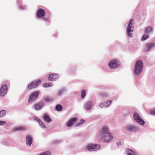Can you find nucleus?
Here are the masks:
<instances>
[{
    "label": "nucleus",
    "mask_w": 155,
    "mask_h": 155,
    "mask_svg": "<svg viewBox=\"0 0 155 155\" xmlns=\"http://www.w3.org/2000/svg\"><path fill=\"white\" fill-rule=\"evenodd\" d=\"M97 136L100 139L106 138L108 137V140L105 139L104 140L103 142L104 143L108 142L113 138V136L111 135V134L109 132L107 127H102L97 133Z\"/></svg>",
    "instance_id": "f257e3e1"
},
{
    "label": "nucleus",
    "mask_w": 155,
    "mask_h": 155,
    "mask_svg": "<svg viewBox=\"0 0 155 155\" xmlns=\"http://www.w3.org/2000/svg\"><path fill=\"white\" fill-rule=\"evenodd\" d=\"M143 68V62L140 60L137 61L136 63L135 72L138 74L142 71Z\"/></svg>",
    "instance_id": "f03ea898"
},
{
    "label": "nucleus",
    "mask_w": 155,
    "mask_h": 155,
    "mask_svg": "<svg viewBox=\"0 0 155 155\" xmlns=\"http://www.w3.org/2000/svg\"><path fill=\"white\" fill-rule=\"evenodd\" d=\"M134 21L133 19L131 20L127 29L128 36L129 37H131L132 36V33L133 31L134 26Z\"/></svg>",
    "instance_id": "7ed1b4c3"
},
{
    "label": "nucleus",
    "mask_w": 155,
    "mask_h": 155,
    "mask_svg": "<svg viewBox=\"0 0 155 155\" xmlns=\"http://www.w3.org/2000/svg\"><path fill=\"white\" fill-rule=\"evenodd\" d=\"M119 65V63L118 61L115 59L111 60L108 64V65L110 68H117Z\"/></svg>",
    "instance_id": "20e7f679"
},
{
    "label": "nucleus",
    "mask_w": 155,
    "mask_h": 155,
    "mask_svg": "<svg viewBox=\"0 0 155 155\" xmlns=\"http://www.w3.org/2000/svg\"><path fill=\"white\" fill-rule=\"evenodd\" d=\"M39 93V91H36L31 94L29 97L28 103H31L35 101L37 98Z\"/></svg>",
    "instance_id": "39448f33"
},
{
    "label": "nucleus",
    "mask_w": 155,
    "mask_h": 155,
    "mask_svg": "<svg viewBox=\"0 0 155 155\" xmlns=\"http://www.w3.org/2000/svg\"><path fill=\"white\" fill-rule=\"evenodd\" d=\"M41 83L40 80L35 81L31 83L28 86V89H31L32 88H35L38 86Z\"/></svg>",
    "instance_id": "423d86ee"
},
{
    "label": "nucleus",
    "mask_w": 155,
    "mask_h": 155,
    "mask_svg": "<svg viewBox=\"0 0 155 155\" xmlns=\"http://www.w3.org/2000/svg\"><path fill=\"white\" fill-rule=\"evenodd\" d=\"M134 118L135 121L141 125H143L145 124L144 121L141 119L139 116V115L136 113H134Z\"/></svg>",
    "instance_id": "0eeeda50"
},
{
    "label": "nucleus",
    "mask_w": 155,
    "mask_h": 155,
    "mask_svg": "<svg viewBox=\"0 0 155 155\" xmlns=\"http://www.w3.org/2000/svg\"><path fill=\"white\" fill-rule=\"evenodd\" d=\"M45 14V11L42 9L40 8L37 12V16L38 18H40L44 17Z\"/></svg>",
    "instance_id": "6e6552de"
},
{
    "label": "nucleus",
    "mask_w": 155,
    "mask_h": 155,
    "mask_svg": "<svg viewBox=\"0 0 155 155\" xmlns=\"http://www.w3.org/2000/svg\"><path fill=\"white\" fill-rule=\"evenodd\" d=\"M7 90V86L6 85H2L0 89V96H4L6 93Z\"/></svg>",
    "instance_id": "1a4fd4ad"
},
{
    "label": "nucleus",
    "mask_w": 155,
    "mask_h": 155,
    "mask_svg": "<svg viewBox=\"0 0 155 155\" xmlns=\"http://www.w3.org/2000/svg\"><path fill=\"white\" fill-rule=\"evenodd\" d=\"M33 142V138L30 135H28L26 138V143L28 146H30Z\"/></svg>",
    "instance_id": "9d476101"
},
{
    "label": "nucleus",
    "mask_w": 155,
    "mask_h": 155,
    "mask_svg": "<svg viewBox=\"0 0 155 155\" xmlns=\"http://www.w3.org/2000/svg\"><path fill=\"white\" fill-rule=\"evenodd\" d=\"M127 130L131 132L138 131L139 130V127H126Z\"/></svg>",
    "instance_id": "9b49d317"
},
{
    "label": "nucleus",
    "mask_w": 155,
    "mask_h": 155,
    "mask_svg": "<svg viewBox=\"0 0 155 155\" xmlns=\"http://www.w3.org/2000/svg\"><path fill=\"white\" fill-rule=\"evenodd\" d=\"M25 127H16L12 129V131L13 132L16 131H21L25 130H27Z\"/></svg>",
    "instance_id": "f8f14e48"
},
{
    "label": "nucleus",
    "mask_w": 155,
    "mask_h": 155,
    "mask_svg": "<svg viewBox=\"0 0 155 155\" xmlns=\"http://www.w3.org/2000/svg\"><path fill=\"white\" fill-rule=\"evenodd\" d=\"M155 46V44L153 43H148L146 45L144 48V50L145 51H149L151 48Z\"/></svg>",
    "instance_id": "ddd939ff"
},
{
    "label": "nucleus",
    "mask_w": 155,
    "mask_h": 155,
    "mask_svg": "<svg viewBox=\"0 0 155 155\" xmlns=\"http://www.w3.org/2000/svg\"><path fill=\"white\" fill-rule=\"evenodd\" d=\"M58 77L59 76L58 74H52L49 76L48 79L50 81H53L58 78Z\"/></svg>",
    "instance_id": "4468645a"
},
{
    "label": "nucleus",
    "mask_w": 155,
    "mask_h": 155,
    "mask_svg": "<svg viewBox=\"0 0 155 155\" xmlns=\"http://www.w3.org/2000/svg\"><path fill=\"white\" fill-rule=\"evenodd\" d=\"M78 119L76 117L72 118L70 119L67 122V126H71L73 125L77 120Z\"/></svg>",
    "instance_id": "2eb2a0df"
},
{
    "label": "nucleus",
    "mask_w": 155,
    "mask_h": 155,
    "mask_svg": "<svg viewBox=\"0 0 155 155\" xmlns=\"http://www.w3.org/2000/svg\"><path fill=\"white\" fill-rule=\"evenodd\" d=\"M42 118L45 121L48 123H49L52 121V119L50 118L48 115L47 114H44L42 117Z\"/></svg>",
    "instance_id": "dca6fc26"
},
{
    "label": "nucleus",
    "mask_w": 155,
    "mask_h": 155,
    "mask_svg": "<svg viewBox=\"0 0 155 155\" xmlns=\"http://www.w3.org/2000/svg\"><path fill=\"white\" fill-rule=\"evenodd\" d=\"M126 151L127 155H136L133 151L129 149H127Z\"/></svg>",
    "instance_id": "f3484780"
},
{
    "label": "nucleus",
    "mask_w": 155,
    "mask_h": 155,
    "mask_svg": "<svg viewBox=\"0 0 155 155\" xmlns=\"http://www.w3.org/2000/svg\"><path fill=\"white\" fill-rule=\"evenodd\" d=\"M43 106L42 103H38L35 105L34 107L35 110H38L40 109Z\"/></svg>",
    "instance_id": "a211bd4d"
},
{
    "label": "nucleus",
    "mask_w": 155,
    "mask_h": 155,
    "mask_svg": "<svg viewBox=\"0 0 155 155\" xmlns=\"http://www.w3.org/2000/svg\"><path fill=\"white\" fill-rule=\"evenodd\" d=\"M153 31V28L151 26H149L147 27L145 30V33L148 34L149 33H150L152 32Z\"/></svg>",
    "instance_id": "6ab92c4d"
},
{
    "label": "nucleus",
    "mask_w": 155,
    "mask_h": 155,
    "mask_svg": "<svg viewBox=\"0 0 155 155\" xmlns=\"http://www.w3.org/2000/svg\"><path fill=\"white\" fill-rule=\"evenodd\" d=\"M92 103L91 101H88L87 102L85 105V108L87 110H89L91 107Z\"/></svg>",
    "instance_id": "aec40b11"
},
{
    "label": "nucleus",
    "mask_w": 155,
    "mask_h": 155,
    "mask_svg": "<svg viewBox=\"0 0 155 155\" xmlns=\"http://www.w3.org/2000/svg\"><path fill=\"white\" fill-rule=\"evenodd\" d=\"M94 151H96L99 149L101 147V146L99 144H92Z\"/></svg>",
    "instance_id": "412c9836"
},
{
    "label": "nucleus",
    "mask_w": 155,
    "mask_h": 155,
    "mask_svg": "<svg viewBox=\"0 0 155 155\" xmlns=\"http://www.w3.org/2000/svg\"><path fill=\"white\" fill-rule=\"evenodd\" d=\"M92 144H90L87 145L86 147V149L90 151H93L94 150Z\"/></svg>",
    "instance_id": "4be33fe9"
},
{
    "label": "nucleus",
    "mask_w": 155,
    "mask_h": 155,
    "mask_svg": "<svg viewBox=\"0 0 155 155\" xmlns=\"http://www.w3.org/2000/svg\"><path fill=\"white\" fill-rule=\"evenodd\" d=\"M62 107L61 105H57L55 107V109L57 110L58 111H61L62 110Z\"/></svg>",
    "instance_id": "5701e85b"
},
{
    "label": "nucleus",
    "mask_w": 155,
    "mask_h": 155,
    "mask_svg": "<svg viewBox=\"0 0 155 155\" xmlns=\"http://www.w3.org/2000/svg\"><path fill=\"white\" fill-rule=\"evenodd\" d=\"M6 112L5 110H2L0 111V117L4 116L6 114Z\"/></svg>",
    "instance_id": "b1692460"
},
{
    "label": "nucleus",
    "mask_w": 155,
    "mask_h": 155,
    "mask_svg": "<svg viewBox=\"0 0 155 155\" xmlns=\"http://www.w3.org/2000/svg\"><path fill=\"white\" fill-rule=\"evenodd\" d=\"M52 84L51 83H44L43 84V87H51Z\"/></svg>",
    "instance_id": "393cba45"
},
{
    "label": "nucleus",
    "mask_w": 155,
    "mask_h": 155,
    "mask_svg": "<svg viewBox=\"0 0 155 155\" xmlns=\"http://www.w3.org/2000/svg\"><path fill=\"white\" fill-rule=\"evenodd\" d=\"M100 106L101 108L106 107H107V103L106 102H102Z\"/></svg>",
    "instance_id": "a878e982"
},
{
    "label": "nucleus",
    "mask_w": 155,
    "mask_h": 155,
    "mask_svg": "<svg viewBox=\"0 0 155 155\" xmlns=\"http://www.w3.org/2000/svg\"><path fill=\"white\" fill-rule=\"evenodd\" d=\"M52 100L53 99L52 98L48 96L45 97L44 99L45 101L47 102H50L51 101H52Z\"/></svg>",
    "instance_id": "bb28decb"
},
{
    "label": "nucleus",
    "mask_w": 155,
    "mask_h": 155,
    "mask_svg": "<svg viewBox=\"0 0 155 155\" xmlns=\"http://www.w3.org/2000/svg\"><path fill=\"white\" fill-rule=\"evenodd\" d=\"M85 122V120H83V119L81 120L80 121L79 123H78L77 124L76 126H79L80 125H82Z\"/></svg>",
    "instance_id": "cd10ccee"
},
{
    "label": "nucleus",
    "mask_w": 155,
    "mask_h": 155,
    "mask_svg": "<svg viewBox=\"0 0 155 155\" xmlns=\"http://www.w3.org/2000/svg\"><path fill=\"white\" fill-rule=\"evenodd\" d=\"M86 94V91L85 90H83L81 93V97L83 99L85 96Z\"/></svg>",
    "instance_id": "c85d7f7f"
},
{
    "label": "nucleus",
    "mask_w": 155,
    "mask_h": 155,
    "mask_svg": "<svg viewBox=\"0 0 155 155\" xmlns=\"http://www.w3.org/2000/svg\"><path fill=\"white\" fill-rule=\"evenodd\" d=\"M149 36L148 35H144L142 37V40H145L148 38Z\"/></svg>",
    "instance_id": "c756f323"
},
{
    "label": "nucleus",
    "mask_w": 155,
    "mask_h": 155,
    "mask_svg": "<svg viewBox=\"0 0 155 155\" xmlns=\"http://www.w3.org/2000/svg\"><path fill=\"white\" fill-rule=\"evenodd\" d=\"M61 140H55L52 142V143L54 144H58L61 143Z\"/></svg>",
    "instance_id": "7c9ffc66"
},
{
    "label": "nucleus",
    "mask_w": 155,
    "mask_h": 155,
    "mask_svg": "<svg viewBox=\"0 0 155 155\" xmlns=\"http://www.w3.org/2000/svg\"><path fill=\"white\" fill-rule=\"evenodd\" d=\"M150 113L151 114L155 115V109L151 110Z\"/></svg>",
    "instance_id": "2f4dec72"
},
{
    "label": "nucleus",
    "mask_w": 155,
    "mask_h": 155,
    "mask_svg": "<svg viewBox=\"0 0 155 155\" xmlns=\"http://www.w3.org/2000/svg\"><path fill=\"white\" fill-rule=\"evenodd\" d=\"M106 103H107V107L110 105L111 104V103L112 101L111 100H109L107 101L106 102Z\"/></svg>",
    "instance_id": "473e14b6"
},
{
    "label": "nucleus",
    "mask_w": 155,
    "mask_h": 155,
    "mask_svg": "<svg viewBox=\"0 0 155 155\" xmlns=\"http://www.w3.org/2000/svg\"><path fill=\"white\" fill-rule=\"evenodd\" d=\"M38 122L39 123V124L41 126H42V125L45 126L43 122L41 121L40 120Z\"/></svg>",
    "instance_id": "72a5a7b5"
},
{
    "label": "nucleus",
    "mask_w": 155,
    "mask_h": 155,
    "mask_svg": "<svg viewBox=\"0 0 155 155\" xmlns=\"http://www.w3.org/2000/svg\"><path fill=\"white\" fill-rule=\"evenodd\" d=\"M34 119L35 120L37 121L38 122L40 120L38 118L36 117H34Z\"/></svg>",
    "instance_id": "f704fd0d"
},
{
    "label": "nucleus",
    "mask_w": 155,
    "mask_h": 155,
    "mask_svg": "<svg viewBox=\"0 0 155 155\" xmlns=\"http://www.w3.org/2000/svg\"><path fill=\"white\" fill-rule=\"evenodd\" d=\"M6 123L5 121H0V125H3Z\"/></svg>",
    "instance_id": "c9c22d12"
},
{
    "label": "nucleus",
    "mask_w": 155,
    "mask_h": 155,
    "mask_svg": "<svg viewBox=\"0 0 155 155\" xmlns=\"http://www.w3.org/2000/svg\"><path fill=\"white\" fill-rule=\"evenodd\" d=\"M120 142H117V146L118 147H119L120 146Z\"/></svg>",
    "instance_id": "e433bc0d"
},
{
    "label": "nucleus",
    "mask_w": 155,
    "mask_h": 155,
    "mask_svg": "<svg viewBox=\"0 0 155 155\" xmlns=\"http://www.w3.org/2000/svg\"><path fill=\"white\" fill-rule=\"evenodd\" d=\"M63 91H61L59 93H58V95H60L62 93Z\"/></svg>",
    "instance_id": "4c0bfd02"
},
{
    "label": "nucleus",
    "mask_w": 155,
    "mask_h": 155,
    "mask_svg": "<svg viewBox=\"0 0 155 155\" xmlns=\"http://www.w3.org/2000/svg\"><path fill=\"white\" fill-rule=\"evenodd\" d=\"M44 127L45 128H46V127H44V126H43V127Z\"/></svg>",
    "instance_id": "58836bf2"
}]
</instances>
